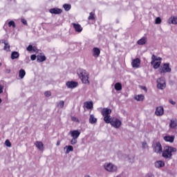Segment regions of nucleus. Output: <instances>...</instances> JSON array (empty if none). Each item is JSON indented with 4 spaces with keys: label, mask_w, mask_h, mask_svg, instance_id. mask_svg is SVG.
Returning <instances> with one entry per match:
<instances>
[{
    "label": "nucleus",
    "mask_w": 177,
    "mask_h": 177,
    "mask_svg": "<svg viewBox=\"0 0 177 177\" xmlns=\"http://www.w3.org/2000/svg\"><path fill=\"white\" fill-rule=\"evenodd\" d=\"M173 153H176V148L166 145L162 151V157L165 158V160H171L172 158Z\"/></svg>",
    "instance_id": "nucleus-1"
},
{
    "label": "nucleus",
    "mask_w": 177,
    "mask_h": 177,
    "mask_svg": "<svg viewBox=\"0 0 177 177\" xmlns=\"http://www.w3.org/2000/svg\"><path fill=\"white\" fill-rule=\"evenodd\" d=\"M77 74L82 84H85L86 85H89V84H91V82H89V73H88L86 71L82 68H79L77 71Z\"/></svg>",
    "instance_id": "nucleus-2"
},
{
    "label": "nucleus",
    "mask_w": 177,
    "mask_h": 177,
    "mask_svg": "<svg viewBox=\"0 0 177 177\" xmlns=\"http://www.w3.org/2000/svg\"><path fill=\"white\" fill-rule=\"evenodd\" d=\"M161 60H162V58L160 57H157L155 55H152L151 64L153 66L154 70L160 68V66H161Z\"/></svg>",
    "instance_id": "nucleus-3"
},
{
    "label": "nucleus",
    "mask_w": 177,
    "mask_h": 177,
    "mask_svg": "<svg viewBox=\"0 0 177 177\" xmlns=\"http://www.w3.org/2000/svg\"><path fill=\"white\" fill-rule=\"evenodd\" d=\"M110 124L111 125V127H113V128L118 129V128H120L121 125H122V122L118 118L113 117L111 119Z\"/></svg>",
    "instance_id": "nucleus-4"
},
{
    "label": "nucleus",
    "mask_w": 177,
    "mask_h": 177,
    "mask_svg": "<svg viewBox=\"0 0 177 177\" xmlns=\"http://www.w3.org/2000/svg\"><path fill=\"white\" fill-rule=\"evenodd\" d=\"M171 67H169V64L168 63L163 64V66L159 68V73L160 74H165V73H171Z\"/></svg>",
    "instance_id": "nucleus-5"
},
{
    "label": "nucleus",
    "mask_w": 177,
    "mask_h": 177,
    "mask_svg": "<svg viewBox=\"0 0 177 177\" xmlns=\"http://www.w3.org/2000/svg\"><path fill=\"white\" fill-rule=\"evenodd\" d=\"M104 167L108 172H115L118 169L117 166L113 165V163H105Z\"/></svg>",
    "instance_id": "nucleus-6"
},
{
    "label": "nucleus",
    "mask_w": 177,
    "mask_h": 177,
    "mask_svg": "<svg viewBox=\"0 0 177 177\" xmlns=\"http://www.w3.org/2000/svg\"><path fill=\"white\" fill-rule=\"evenodd\" d=\"M153 151L157 154H161L162 153V145L160 142H156L152 145Z\"/></svg>",
    "instance_id": "nucleus-7"
},
{
    "label": "nucleus",
    "mask_w": 177,
    "mask_h": 177,
    "mask_svg": "<svg viewBox=\"0 0 177 177\" xmlns=\"http://www.w3.org/2000/svg\"><path fill=\"white\" fill-rule=\"evenodd\" d=\"M157 88L158 89H164L167 84H165V80L164 77H160L157 80Z\"/></svg>",
    "instance_id": "nucleus-8"
},
{
    "label": "nucleus",
    "mask_w": 177,
    "mask_h": 177,
    "mask_svg": "<svg viewBox=\"0 0 177 177\" xmlns=\"http://www.w3.org/2000/svg\"><path fill=\"white\" fill-rule=\"evenodd\" d=\"M67 88L70 89H74V88H77L78 86V82L75 81H68L66 83Z\"/></svg>",
    "instance_id": "nucleus-9"
},
{
    "label": "nucleus",
    "mask_w": 177,
    "mask_h": 177,
    "mask_svg": "<svg viewBox=\"0 0 177 177\" xmlns=\"http://www.w3.org/2000/svg\"><path fill=\"white\" fill-rule=\"evenodd\" d=\"M131 66L133 68H139L140 67V59L136 58L132 60Z\"/></svg>",
    "instance_id": "nucleus-10"
},
{
    "label": "nucleus",
    "mask_w": 177,
    "mask_h": 177,
    "mask_svg": "<svg viewBox=\"0 0 177 177\" xmlns=\"http://www.w3.org/2000/svg\"><path fill=\"white\" fill-rule=\"evenodd\" d=\"M70 135L73 138L78 139L80 138V136L81 135V132L78 130H73L69 132Z\"/></svg>",
    "instance_id": "nucleus-11"
},
{
    "label": "nucleus",
    "mask_w": 177,
    "mask_h": 177,
    "mask_svg": "<svg viewBox=\"0 0 177 177\" xmlns=\"http://www.w3.org/2000/svg\"><path fill=\"white\" fill-rule=\"evenodd\" d=\"M72 26L76 32H82L84 28L80 25V24L73 23Z\"/></svg>",
    "instance_id": "nucleus-12"
},
{
    "label": "nucleus",
    "mask_w": 177,
    "mask_h": 177,
    "mask_svg": "<svg viewBox=\"0 0 177 177\" xmlns=\"http://www.w3.org/2000/svg\"><path fill=\"white\" fill-rule=\"evenodd\" d=\"M169 128H170V129H176V128H177V119L176 118H173V119L170 120Z\"/></svg>",
    "instance_id": "nucleus-13"
},
{
    "label": "nucleus",
    "mask_w": 177,
    "mask_h": 177,
    "mask_svg": "<svg viewBox=\"0 0 177 177\" xmlns=\"http://www.w3.org/2000/svg\"><path fill=\"white\" fill-rule=\"evenodd\" d=\"M155 114L157 116L164 115V107L162 106L156 107Z\"/></svg>",
    "instance_id": "nucleus-14"
},
{
    "label": "nucleus",
    "mask_w": 177,
    "mask_h": 177,
    "mask_svg": "<svg viewBox=\"0 0 177 177\" xmlns=\"http://www.w3.org/2000/svg\"><path fill=\"white\" fill-rule=\"evenodd\" d=\"M63 10L60 8H51L49 10V12L51 13L52 15H60Z\"/></svg>",
    "instance_id": "nucleus-15"
},
{
    "label": "nucleus",
    "mask_w": 177,
    "mask_h": 177,
    "mask_svg": "<svg viewBox=\"0 0 177 177\" xmlns=\"http://www.w3.org/2000/svg\"><path fill=\"white\" fill-rule=\"evenodd\" d=\"M165 142H169V143H174V140H175V136H165L163 138Z\"/></svg>",
    "instance_id": "nucleus-16"
},
{
    "label": "nucleus",
    "mask_w": 177,
    "mask_h": 177,
    "mask_svg": "<svg viewBox=\"0 0 177 177\" xmlns=\"http://www.w3.org/2000/svg\"><path fill=\"white\" fill-rule=\"evenodd\" d=\"M101 114L103 117L106 115H109V114H111V109L108 108H104L101 111Z\"/></svg>",
    "instance_id": "nucleus-17"
},
{
    "label": "nucleus",
    "mask_w": 177,
    "mask_h": 177,
    "mask_svg": "<svg viewBox=\"0 0 177 177\" xmlns=\"http://www.w3.org/2000/svg\"><path fill=\"white\" fill-rule=\"evenodd\" d=\"M156 168H162V167H165V162L162 160H158L155 162Z\"/></svg>",
    "instance_id": "nucleus-18"
},
{
    "label": "nucleus",
    "mask_w": 177,
    "mask_h": 177,
    "mask_svg": "<svg viewBox=\"0 0 177 177\" xmlns=\"http://www.w3.org/2000/svg\"><path fill=\"white\" fill-rule=\"evenodd\" d=\"M35 145L36 146V147H37L38 149L40 150V151H42V150H44V143H42V142L36 141L35 142Z\"/></svg>",
    "instance_id": "nucleus-19"
},
{
    "label": "nucleus",
    "mask_w": 177,
    "mask_h": 177,
    "mask_svg": "<svg viewBox=\"0 0 177 177\" xmlns=\"http://www.w3.org/2000/svg\"><path fill=\"white\" fill-rule=\"evenodd\" d=\"M93 56L96 57H99L100 56V49L97 47H95L93 48Z\"/></svg>",
    "instance_id": "nucleus-20"
},
{
    "label": "nucleus",
    "mask_w": 177,
    "mask_h": 177,
    "mask_svg": "<svg viewBox=\"0 0 177 177\" xmlns=\"http://www.w3.org/2000/svg\"><path fill=\"white\" fill-rule=\"evenodd\" d=\"M147 42V37H143L137 41V44L138 45H145L146 44Z\"/></svg>",
    "instance_id": "nucleus-21"
},
{
    "label": "nucleus",
    "mask_w": 177,
    "mask_h": 177,
    "mask_svg": "<svg viewBox=\"0 0 177 177\" xmlns=\"http://www.w3.org/2000/svg\"><path fill=\"white\" fill-rule=\"evenodd\" d=\"M84 104L87 110H91V109H93V102H92V101L86 102Z\"/></svg>",
    "instance_id": "nucleus-22"
},
{
    "label": "nucleus",
    "mask_w": 177,
    "mask_h": 177,
    "mask_svg": "<svg viewBox=\"0 0 177 177\" xmlns=\"http://www.w3.org/2000/svg\"><path fill=\"white\" fill-rule=\"evenodd\" d=\"M88 121L90 124H96V122H97V118H95L93 114H91L90 115Z\"/></svg>",
    "instance_id": "nucleus-23"
},
{
    "label": "nucleus",
    "mask_w": 177,
    "mask_h": 177,
    "mask_svg": "<svg viewBox=\"0 0 177 177\" xmlns=\"http://www.w3.org/2000/svg\"><path fill=\"white\" fill-rule=\"evenodd\" d=\"M19 57H20V54H19V52H17V51H13L11 53L12 60H15V59H19Z\"/></svg>",
    "instance_id": "nucleus-24"
},
{
    "label": "nucleus",
    "mask_w": 177,
    "mask_h": 177,
    "mask_svg": "<svg viewBox=\"0 0 177 177\" xmlns=\"http://www.w3.org/2000/svg\"><path fill=\"white\" fill-rule=\"evenodd\" d=\"M134 99L137 100V102H143L145 100V95L142 94L136 95Z\"/></svg>",
    "instance_id": "nucleus-25"
},
{
    "label": "nucleus",
    "mask_w": 177,
    "mask_h": 177,
    "mask_svg": "<svg viewBox=\"0 0 177 177\" xmlns=\"http://www.w3.org/2000/svg\"><path fill=\"white\" fill-rule=\"evenodd\" d=\"M111 120H113V118H111L110 115H106L104 116V121L106 122V124H111Z\"/></svg>",
    "instance_id": "nucleus-26"
},
{
    "label": "nucleus",
    "mask_w": 177,
    "mask_h": 177,
    "mask_svg": "<svg viewBox=\"0 0 177 177\" xmlns=\"http://www.w3.org/2000/svg\"><path fill=\"white\" fill-rule=\"evenodd\" d=\"M19 77L21 78V80H23V78L26 77V71H24V69L19 70Z\"/></svg>",
    "instance_id": "nucleus-27"
},
{
    "label": "nucleus",
    "mask_w": 177,
    "mask_h": 177,
    "mask_svg": "<svg viewBox=\"0 0 177 177\" xmlns=\"http://www.w3.org/2000/svg\"><path fill=\"white\" fill-rule=\"evenodd\" d=\"M115 91H122V85L121 83L118 82L115 84Z\"/></svg>",
    "instance_id": "nucleus-28"
},
{
    "label": "nucleus",
    "mask_w": 177,
    "mask_h": 177,
    "mask_svg": "<svg viewBox=\"0 0 177 177\" xmlns=\"http://www.w3.org/2000/svg\"><path fill=\"white\" fill-rule=\"evenodd\" d=\"M169 23H171V24H177V17H171L169 19Z\"/></svg>",
    "instance_id": "nucleus-29"
},
{
    "label": "nucleus",
    "mask_w": 177,
    "mask_h": 177,
    "mask_svg": "<svg viewBox=\"0 0 177 177\" xmlns=\"http://www.w3.org/2000/svg\"><path fill=\"white\" fill-rule=\"evenodd\" d=\"M46 60V57L45 55H38L37 56V62H45Z\"/></svg>",
    "instance_id": "nucleus-30"
},
{
    "label": "nucleus",
    "mask_w": 177,
    "mask_h": 177,
    "mask_svg": "<svg viewBox=\"0 0 177 177\" xmlns=\"http://www.w3.org/2000/svg\"><path fill=\"white\" fill-rule=\"evenodd\" d=\"M35 49H37V47L32 46V45H29L26 48V50H28V52H31L32 50H33V52H35Z\"/></svg>",
    "instance_id": "nucleus-31"
},
{
    "label": "nucleus",
    "mask_w": 177,
    "mask_h": 177,
    "mask_svg": "<svg viewBox=\"0 0 177 177\" xmlns=\"http://www.w3.org/2000/svg\"><path fill=\"white\" fill-rule=\"evenodd\" d=\"M95 11L90 12L88 20H95Z\"/></svg>",
    "instance_id": "nucleus-32"
},
{
    "label": "nucleus",
    "mask_w": 177,
    "mask_h": 177,
    "mask_svg": "<svg viewBox=\"0 0 177 177\" xmlns=\"http://www.w3.org/2000/svg\"><path fill=\"white\" fill-rule=\"evenodd\" d=\"M63 8L64 10H66V12H68V10L71 9V5L66 3V4H64Z\"/></svg>",
    "instance_id": "nucleus-33"
},
{
    "label": "nucleus",
    "mask_w": 177,
    "mask_h": 177,
    "mask_svg": "<svg viewBox=\"0 0 177 177\" xmlns=\"http://www.w3.org/2000/svg\"><path fill=\"white\" fill-rule=\"evenodd\" d=\"M3 49L6 50V52H10V45H9L8 43H6L4 44Z\"/></svg>",
    "instance_id": "nucleus-34"
},
{
    "label": "nucleus",
    "mask_w": 177,
    "mask_h": 177,
    "mask_svg": "<svg viewBox=\"0 0 177 177\" xmlns=\"http://www.w3.org/2000/svg\"><path fill=\"white\" fill-rule=\"evenodd\" d=\"M74 151V148L73 147V146L68 145L66 147V153H70V151Z\"/></svg>",
    "instance_id": "nucleus-35"
},
{
    "label": "nucleus",
    "mask_w": 177,
    "mask_h": 177,
    "mask_svg": "<svg viewBox=\"0 0 177 177\" xmlns=\"http://www.w3.org/2000/svg\"><path fill=\"white\" fill-rule=\"evenodd\" d=\"M8 27H13V28H16V24L14 21H10L8 22Z\"/></svg>",
    "instance_id": "nucleus-36"
},
{
    "label": "nucleus",
    "mask_w": 177,
    "mask_h": 177,
    "mask_svg": "<svg viewBox=\"0 0 177 177\" xmlns=\"http://www.w3.org/2000/svg\"><path fill=\"white\" fill-rule=\"evenodd\" d=\"M5 145L7 146V147H12V142L9 140H6L5 141Z\"/></svg>",
    "instance_id": "nucleus-37"
},
{
    "label": "nucleus",
    "mask_w": 177,
    "mask_h": 177,
    "mask_svg": "<svg viewBox=\"0 0 177 177\" xmlns=\"http://www.w3.org/2000/svg\"><path fill=\"white\" fill-rule=\"evenodd\" d=\"M44 96H46V97H50V96H52V93H50L49 91H47L44 93Z\"/></svg>",
    "instance_id": "nucleus-38"
},
{
    "label": "nucleus",
    "mask_w": 177,
    "mask_h": 177,
    "mask_svg": "<svg viewBox=\"0 0 177 177\" xmlns=\"http://www.w3.org/2000/svg\"><path fill=\"white\" fill-rule=\"evenodd\" d=\"M156 24H161V18L158 17L155 21Z\"/></svg>",
    "instance_id": "nucleus-39"
},
{
    "label": "nucleus",
    "mask_w": 177,
    "mask_h": 177,
    "mask_svg": "<svg viewBox=\"0 0 177 177\" xmlns=\"http://www.w3.org/2000/svg\"><path fill=\"white\" fill-rule=\"evenodd\" d=\"M71 120L74 122H80V120L78 119V118L75 117V116H72L71 117Z\"/></svg>",
    "instance_id": "nucleus-40"
},
{
    "label": "nucleus",
    "mask_w": 177,
    "mask_h": 177,
    "mask_svg": "<svg viewBox=\"0 0 177 177\" xmlns=\"http://www.w3.org/2000/svg\"><path fill=\"white\" fill-rule=\"evenodd\" d=\"M77 138H72L71 140V145H77Z\"/></svg>",
    "instance_id": "nucleus-41"
},
{
    "label": "nucleus",
    "mask_w": 177,
    "mask_h": 177,
    "mask_svg": "<svg viewBox=\"0 0 177 177\" xmlns=\"http://www.w3.org/2000/svg\"><path fill=\"white\" fill-rule=\"evenodd\" d=\"M58 106H59L61 109H63L64 107V101H59Z\"/></svg>",
    "instance_id": "nucleus-42"
},
{
    "label": "nucleus",
    "mask_w": 177,
    "mask_h": 177,
    "mask_svg": "<svg viewBox=\"0 0 177 177\" xmlns=\"http://www.w3.org/2000/svg\"><path fill=\"white\" fill-rule=\"evenodd\" d=\"M21 21L22 24H24V26H28L27 20H26V19H21Z\"/></svg>",
    "instance_id": "nucleus-43"
},
{
    "label": "nucleus",
    "mask_w": 177,
    "mask_h": 177,
    "mask_svg": "<svg viewBox=\"0 0 177 177\" xmlns=\"http://www.w3.org/2000/svg\"><path fill=\"white\" fill-rule=\"evenodd\" d=\"M37 59V55H32L31 56H30V59L31 60H35Z\"/></svg>",
    "instance_id": "nucleus-44"
},
{
    "label": "nucleus",
    "mask_w": 177,
    "mask_h": 177,
    "mask_svg": "<svg viewBox=\"0 0 177 177\" xmlns=\"http://www.w3.org/2000/svg\"><path fill=\"white\" fill-rule=\"evenodd\" d=\"M6 74H10V68H6L5 71Z\"/></svg>",
    "instance_id": "nucleus-45"
},
{
    "label": "nucleus",
    "mask_w": 177,
    "mask_h": 177,
    "mask_svg": "<svg viewBox=\"0 0 177 177\" xmlns=\"http://www.w3.org/2000/svg\"><path fill=\"white\" fill-rule=\"evenodd\" d=\"M3 92V86L0 84V94Z\"/></svg>",
    "instance_id": "nucleus-46"
},
{
    "label": "nucleus",
    "mask_w": 177,
    "mask_h": 177,
    "mask_svg": "<svg viewBox=\"0 0 177 177\" xmlns=\"http://www.w3.org/2000/svg\"><path fill=\"white\" fill-rule=\"evenodd\" d=\"M8 42H6V40H5V39H1V41H0V44H4V45L6 44H7Z\"/></svg>",
    "instance_id": "nucleus-47"
},
{
    "label": "nucleus",
    "mask_w": 177,
    "mask_h": 177,
    "mask_svg": "<svg viewBox=\"0 0 177 177\" xmlns=\"http://www.w3.org/2000/svg\"><path fill=\"white\" fill-rule=\"evenodd\" d=\"M169 102L171 103V104H176V102L172 100H169Z\"/></svg>",
    "instance_id": "nucleus-48"
},
{
    "label": "nucleus",
    "mask_w": 177,
    "mask_h": 177,
    "mask_svg": "<svg viewBox=\"0 0 177 177\" xmlns=\"http://www.w3.org/2000/svg\"><path fill=\"white\" fill-rule=\"evenodd\" d=\"M142 146H143V147H146V146H147V143L143 142Z\"/></svg>",
    "instance_id": "nucleus-49"
},
{
    "label": "nucleus",
    "mask_w": 177,
    "mask_h": 177,
    "mask_svg": "<svg viewBox=\"0 0 177 177\" xmlns=\"http://www.w3.org/2000/svg\"><path fill=\"white\" fill-rule=\"evenodd\" d=\"M57 146H60V141L57 142Z\"/></svg>",
    "instance_id": "nucleus-50"
},
{
    "label": "nucleus",
    "mask_w": 177,
    "mask_h": 177,
    "mask_svg": "<svg viewBox=\"0 0 177 177\" xmlns=\"http://www.w3.org/2000/svg\"><path fill=\"white\" fill-rule=\"evenodd\" d=\"M144 91H145V92H147V88L146 87H143Z\"/></svg>",
    "instance_id": "nucleus-51"
},
{
    "label": "nucleus",
    "mask_w": 177,
    "mask_h": 177,
    "mask_svg": "<svg viewBox=\"0 0 177 177\" xmlns=\"http://www.w3.org/2000/svg\"><path fill=\"white\" fill-rule=\"evenodd\" d=\"M2 103V100L0 98V104Z\"/></svg>",
    "instance_id": "nucleus-52"
},
{
    "label": "nucleus",
    "mask_w": 177,
    "mask_h": 177,
    "mask_svg": "<svg viewBox=\"0 0 177 177\" xmlns=\"http://www.w3.org/2000/svg\"><path fill=\"white\" fill-rule=\"evenodd\" d=\"M0 66H2V63H0Z\"/></svg>",
    "instance_id": "nucleus-53"
}]
</instances>
